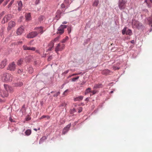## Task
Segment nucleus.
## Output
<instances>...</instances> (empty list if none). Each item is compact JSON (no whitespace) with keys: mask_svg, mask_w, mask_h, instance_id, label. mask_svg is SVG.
<instances>
[{"mask_svg":"<svg viewBox=\"0 0 152 152\" xmlns=\"http://www.w3.org/2000/svg\"><path fill=\"white\" fill-rule=\"evenodd\" d=\"M13 78L12 75L9 73H4L1 75V79L4 82H11L12 81Z\"/></svg>","mask_w":152,"mask_h":152,"instance_id":"f257e3e1","label":"nucleus"},{"mask_svg":"<svg viewBox=\"0 0 152 152\" xmlns=\"http://www.w3.org/2000/svg\"><path fill=\"white\" fill-rule=\"evenodd\" d=\"M127 1L125 0H119L118 3V6L120 10H124L126 7Z\"/></svg>","mask_w":152,"mask_h":152,"instance_id":"f03ea898","label":"nucleus"},{"mask_svg":"<svg viewBox=\"0 0 152 152\" xmlns=\"http://www.w3.org/2000/svg\"><path fill=\"white\" fill-rule=\"evenodd\" d=\"M65 48V45L61 43H59L57 45L55 49V51L58 54L59 51H62Z\"/></svg>","mask_w":152,"mask_h":152,"instance_id":"7ed1b4c3","label":"nucleus"},{"mask_svg":"<svg viewBox=\"0 0 152 152\" xmlns=\"http://www.w3.org/2000/svg\"><path fill=\"white\" fill-rule=\"evenodd\" d=\"M66 28V26L65 25H61L58 28L57 31V34H61L64 33V28Z\"/></svg>","mask_w":152,"mask_h":152,"instance_id":"20e7f679","label":"nucleus"},{"mask_svg":"<svg viewBox=\"0 0 152 152\" xmlns=\"http://www.w3.org/2000/svg\"><path fill=\"white\" fill-rule=\"evenodd\" d=\"M34 30L37 31L38 34H42L45 30L44 29V27L42 26L36 27L34 28Z\"/></svg>","mask_w":152,"mask_h":152,"instance_id":"39448f33","label":"nucleus"},{"mask_svg":"<svg viewBox=\"0 0 152 152\" xmlns=\"http://www.w3.org/2000/svg\"><path fill=\"white\" fill-rule=\"evenodd\" d=\"M12 17V15L10 14L6 15L3 19L1 23L2 24H4L6 22H7L8 20L11 19Z\"/></svg>","mask_w":152,"mask_h":152,"instance_id":"423d86ee","label":"nucleus"},{"mask_svg":"<svg viewBox=\"0 0 152 152\" xmlns=\"http://www.w3.org/2000/svg\"><path fill=\"white\" fill-rule=\"evenodd\" d=\"M37 35V31H33L28 34L26 36V37L28 38H32L36 37Z\"/></svg>","mask_w":152,"mask_h":152,"instance_id":"0eeeda50","label":"nucleus"},{"mask_svg":"<svg viewBox=\"0 0 152 152\" xmlns=\"http://www.w3.org/2000/svg\"><path fill=\"white\" fill-rule=\"evenodd\" d=\"M16 65L14 62L10 63L7 69L10 71H14L15 69Z\"/></svg>","mask_w":152,"mask_h":152,"instance_id":"6e6552de","label":"nucleus"},{"mask_svg":"<svg viewBox=\"0 0 152 152\" xmlns=\"http://www.w3.org/2000/svg\"><path fill=\"white\" fill-rule=\"evenodd\" d=\"M132 25L134 28H139L141 25L139 21L135 20H132Z\"/></svg>","mask_w":152,"mask_h":152,"instance_id":"1a4fd4ad","label":"nucleus"},{"mask_svg":"<svg viewBox=\"0 0 152 152\" xmlns=\"http://www.w3.org/2000/svg\"><path fill=\"white\" fill-rule=\"evenodd\" d=\"M16 25L15 23L13 21H10L8 23V26L7 27V30L9 31L12 28L14 27Z\"/></svg>","mask_w":152,"mask_h":152,"instance_id":"9d476101","label":"nucleus"},{"mask_svg":"<svg viewBox=\"0 0 152 152\" xmlns=\"http://www.w3.org/2000/svg\"><path fill=\"white\" fill-rule=\"evenodd\" d=\"M23 48L24 50H28L35 51L36 50V48L35 47H28L26 45H23Z\"/></svg>","mask_w":152,"mask_h":152,"instance_id":"9b49d317","label":"nucleus"},{"mask_svg":"<svg viewBox=\"0 0 152 152\" xmlns=\"http://www.w3.org/2000/svg\"><path fill=\"white\" fill-rule=\"evenodd\" d=\"M71 124H69L66 127L64 128L62 131V134H65L69 131V128L71 126Z\"/></svg>","mask_w":152,"mask_h":152,"instance_id":"f8f14e48","label":"nucleus"},{"mask_svg":"<svg viewBox=\"0 0 152 152\" xmlns=\"http://www.w3.org/2000/svg\"><path fill=\"white\" fill-rule=\"evenodd\" d=\"M24 31V28L23 26L18 28L16 31V33L18 35H20L23 33Z\"/></svg>","mask_w":152,"mask_h":152,"instance_id":"ddd939ff","label":"nucleus"},{"mask_svg":"<svg viewBox=\"0 0 152 152\" xmlns=\"http://www.w3.org/2000/svg\"><path fill=\"white\" fill-rule=\"evenodd\" d=\"M7 61L6 59H4L3 61L0 65V68H3L7 64Z\"/></svg>","mask_w":152,"mask_h":152,"instance_id":"4468645a","label":"nucleus"},{"mask_svg":"<svg viewBox=\"0 0 152 152\" xmlns=\"http://www.w3.org/2000/svg\"><path fill=\"white\" fill-rule=\"evenodd\" d=\"M102 73L103 75H110L111 73V72L108 69H106L103 70Z\"/></svg>","mask_w":152,"mask_h":152,"instance_id":"2eb2a0df","label":"nucleus"},{"mask_svg":"<svg viewBox=\"0 0 152 152\" xmlns=\"http://www.w3.org/2000/svg\"><path fill=\"white\" fill-rule=\"evenodd\" d=\"M54 43L53 41H51L49 44L48 45V48L47 51H49L51 50L52 49L53 47Z\"/></svg>","mask_w":152,"mask_h":152,"instance_id":"dca6fc26","label":"nucleus"},{"mask_svg":"<svg viewBox=\"0 0 152 152\" xmlns=\"http://www.w3.org/2000/svg\"><path fill=\"white\" fill-rule=\"evenodd\" d=\"M1 96L3 97H6L8 96V91H2L1 92Z\"/></svg>","mask_w":152,"mask_h":152,"instance_id":"f3484780","label":"nucleus"},{"mask_svg":"<svg viewBox=\"0 0 152 152\" xmlns=\"http://www.w3.org/2000/svg\"><path fill=\"white\" fill-rule=\"evenodd\" d=\"M18 10L20 11L21 10L22 7V3L21 1H19L18 2Z\"/></svg>","mask_w":152,"mask_h":152,"instance_id":"a211bd4d","label":"nucleus"},{"mask_svg":"<svg viewBox=\"0 0 152 152\" xmlns=\"http://www.w3.org/2000/svg\"><path fill=\"white\" fill-rule=\"evenodd\" d=\"M61 12L60 10H58L57 11L56 13V17L57 18V19L60 18L61 16Z\"/></svg>","mask_w":152,"mask_h":152,"instance_id":"6ab92c4d","label":"nucleus"},{"mask_svg":"<svg viewBox=\"0 0 152 152\" xmlns=\"http://www.w3.org/2000/svg\"><path fill=\"white\" fill-rule=\"evenodd\" d=\"M26 20H29L31 19V15L30 13H28L26 15H25Z\"/></svg>","mask_w":152,"mask_h":152,"instance_id":"aec40b11","label":"nucleus"},{"mask_svg":"<svg viewBox=\"0 0 152 152\" xmlns=\"http://www.w3.org/2000/svg\"><path fill=\"white\" fill-rule=\"evenodd\" d=\"M103 86L101 84H95L93 87L94 89L102 87Z\"/></svg>","mask_w":152,"mask_h":152,"instance_id":"412c9836","label":"nucleus"},{"mask_svg":"<svg viewBox=\"0 0 152 152\" xmlns=\"http://www.w3.org/2000/svg\"><path fill=\"white\" fill-rule=\"evenodd\" d=\"M4 87L5 90L7 91H9L11 90V88L10 87L7 85L4 84Z\"/></svg>","mask_w":152,"mask_h":152,"instance_id":"4be33fe9","label":"nucleus"},{"mask_svg":"<svg viewBox=\"0 0 152 152\" xmlns=\"http://www.w3.org/2000/svg\"><path fill=\"white\" fill-rule=\"evenodd\" d=\"M83 99V97L82 96H80L74 99V100L75 101H79Z\"/></svg>","mask_w":152,"mask_h":152,"instance_id":"5701e85b","label":"nucleus"},{"mask_svg":"<svg viewBox=\"0 0 152 152\" xmlns=\"http://www.w3.org/2000/svg\"><path fill=\"white\" fill-rule=\"evenodd\" d=\"M47 139V137L46 136H44L42 137L40 140L39 143V144L42 143L44 140H46Z\"/></svg>","mask_w":152,"mask_h":152,"instance_id":"b1692460","label":"nucleus"},{"mask_svg":"<svg viewBox=\"0 0 152 152\" xmlns=\"http://www.w3.org/2000/svg\"><path fill=\"white\" fill-rule=\"evenodd\" d=\"M31 129H28L25 132V133L26 135L28 136L31 133Z\"/></svg>","mask_w":152,"mask_h":152,"instance_id":"393cba45","label":"nucleus"},{"mask_svg":"<svg viewBox=\"0 0 152 152\" xmlns=\"http://www.w3.org/2000/svg\"><path fill=\"white\" fill-rule=\"evenodd\" d=\"M23 85V83L21 82L16 83L15 84V86L16 87H20Z\"/></svg>","mask_w":152,"mask_h":152,"instance_id":"a878e982","label":"nucleus"},{"mask_svg":"<svg viewBox=\"0 0 152 152\" xmlns=\"http://www.w3.org/2000/svg\"><path fill=\"white\" fill-rule=\"evenodd\" d=\"M23 62V59H20L17 62V64L18 65H21Z\"/></svg>","mask_w":152,"mask_h":152,"instance_id":"bb28decb","label":"nucleus"},{"mask_svg":"<svg viewBox=\"0 0 152 152\" xmlns=\"http://www.w3.org/2000/svg\"><path fill=\"white\" fill-rule=\"evenodd\" d=\"M99 0H95L93 4V6H97L99 4Z\"/></svg>","mask_w":152,"mask_h":152,"instance_id":"cd10ccee","label":"nucleus"},{"mask_svg":"<svg viewBox=\"0 0 152 152\" xmlns=\"http://www.w3.org/2000/svg\"><path fill=\"white\" fill-rule=\"evenodd\" d=\"M23 69H18L17 70V73L18 74H21L23 73Z\"/></svg>","mask_w":152,"mask_h":152,"instance_id":"c85d7f7f","label":"nucleus"},{"mask_svg":"<svg viewBox=\"0 0 152 152\" xmlns=\"http://www.w3.org/2000/svg\"><path fill=\"white\" fill-rule=\"evenodd\" d=\"M126 34L127 35H132V31L131 30L128 29L126 31Z\"/></svg>","mask_w":152,"mask_h":152,"instance_id":"c756f323","label":"nucleus"},{"mask_svg":"<svg viewBox=\"0 0 152 152\" xmlns=\"http://www.w3.org/2000/svg\"><path fill=\"white\" fill-rule=\"evenodd\" d=\"M91 89L89 88L86 89L85 92V94H88L89 92L91 93Z\"/></svg>","mask_w":152,"mask_h":152,"instance_id":"7c9ffc66","label":"nucleus"},{"mask_svg":"<svg viewBox=\"0 0 152 152\" xmlns=\"http://www.w3.org/2000/svg\"><path fill=\"white\" fill-rule=\"evenodd\" d=\"M44 18V17L43 16H40L39 17L38 20L39 21L41 22V21H42Z\"/></svg>","mask_w":152,"mask_h":152,"instance_id":"2f4dec72","label":"nucleus"},{"mask_svg":"<svg viewBox=\"0 0 152 152\" xmlns=\"http://www.w3.org/2000/svg\"><path fill=\"white\" fill-rule=\"evenodd\" d=\"M126 28H124L122 30V34H123L124 35L125 33H126Z\"/></svg>","mask_w":152,"mask_h":152,"instance_id":"473e14b6","label":"nucleus"},{"mask_svg":"<svg viewBox=\"0 0 152 152\" xmlns=\"http://www.w3.org/2000/svg\"><path fill=\"white\" fill-rule=\"evenodd\" d=\"M47 118L48 119H49L50 118V116H49L48 115H43L42 116L41 118H40V119H42L43 118Z\"/></svg>","mask_w":152,"mask_h":152,"instance_id":"72a5a7b5","label":"nucleus"},{"mask_svg":"<svg viewBox=\"0 0 152 152\" xmlns=\"http://www.w3.org/2000/svg\"><path fill=\"white\" fill-rule=\"evenodd\" d=\"M76 111V109L75 108H73V109L70 110V112L71 114H72Z\"/></svg>","mask_w":152,"mask_h":152,"instance_id":"f704fd0d","label":"nucleus"},{"mask_svg":"<svg viewBox=\"0 0 152 152\" xmlns=\"http://www.w3.org/2000/svg\"><path fill=\"white\" fill-rule=\"evenodd\" d=\"M79 77L77 76L75 77H74V78H73L72 79V80L73 82H75V81L76 80H77L78 79H79Z\"/></svg>","mask_w":152,"mask_h":152,"instance_id":"c9c22d12","label":"nucleus"},{"mask_svg":"<svg viewBox=\"0 0 152 152\" xmlns=\"http://www.w3.org/2000/svg\"><path fill=\"white\" fill-rule=\"evenodd\" d=\"M98 92V91L96 90H94L91 91V93H92V95H94L96 94V93Z\"/></svg>","mask_w":152,"mask_h":152,"instance_id":"e433bc0d","label":"nucleus"},{"mask_svg":"<svg viewBox=\"0 0 152 152\" xmlns=\"http://www.w3.org/2000/svg\"><path fill=\"white\" fill-rule=\"evenodd\" d=\"M60 93L59 91L57 92L56 94H54L53 95V96L55 97H56L60 94Z\"/></svg>","mask_w":152,"mask_h":152,"instance_id":"4c0bfd02","label":"nucleus"},{"mask_svg":"<svg viewBox=\"0 0 152 152\" xmlns=\"http://www.w3.org/2000/svg\"><path fill=\"white\" fill-rule=\"evenodd\" d=\"M70 0H65L64 2L66 4H69L70 3Z\"/></svg>","mask_w":152,"mask_h":152,"instance_id":"58836bf2","label":"nucleus"},{"mask_svg":"<svg viewBox=\"0 0 152 152\" xmlns=\"http://www.w3.org/2000/svg\"><path fill=\"white\" fill-rule=\"evenodd\" d=\"M59 37H57L55 38L54 39V40L53 41H53V42H56L57 41H58L59 39Z\"/></svg>","mask_w":152,"mask_h":152,"instance_id":"ea45409f","label":"nucleus"},{"mask_svg":"<svg viewBox=\"0 0 152 152\" xmlns=\"http://www.w3.org/2000/svg\"><path fill=\"white\" fill-rule=\"evenodd\" d=\"M10 1V0H6L4 3L3 4V6H5Z\"/></svg>","mask_w":152,"mask_h":152,"instance_id":"a19ab883","label":"nucleus"},{"mask_svg":"<svg viewBox=\"0 0 152 152\" xmlns=\"http://www.w3.org/2000/svg\"><path fill=\"white\" fill-rule=\"evenodd\" d=\"M40 2V0H36L35 1V3L36 5L38 4Z\"/></svg>","mask_w":152,"mask_h":152,"instance_id":"79ce46f5","label":"nucleus"},{"mask_svg":"<svg viewBox=\"0 0 152 152\" xmlns=\"http://www.w3.org/2000/svg\"><path fill=\"white\" fill-rule=\"evenodd\" d=\"M67 30L68 33H70L71 31V28L70 27H69L67 28Z\"/></svg>","mask_w":152,"mask_h":152,"instance_id":"37998d69","label":"nucleus"},{"mask_svg":"<svg viewBox=\"0 0 152 152\" xmlns=\"http://www.w3.org/2000/svg\"><path fill=\"white\" fill-rule=\"evenodd\" d=\"M61 7L62 8H64L66 7L64 3H62L61 5Z\"/></svg>","mask_w":152,"mask_h":152,"instance_id":"c03bdc74","label":"nucleus"},{"mask_svg":"<svg viewBox=\"0 0 152 152\" xmlns=\"http://www.w3.org/2000/svg\"><path fill=\"white\" fill-rule=\"evenodd\" d=\"M4 11L2 12L0 14V16L1 17L4 15Z\"/></svg>","mask_w":152,"mask_h":152,"instance_id":"a18cd8bd","label":"nucleus"},{"mask_svg":"<svg viewBox=\"0 0 152 152\" xmlns=\"http://www.w3.org/2000/svg\"><path fill=\"white\" fill-rule=\"evenodd\" d=\"M12 5V4L10 3L7 6V7L8 9H10L11 6Z\"/></svg>","mask_w":152,"mask_h":152,"instance_id":"49530a36","label":"nucleus"},{"mask_svg":"<svg viewBox=\"0 0 152 152\" xmlns=\"http://www.w3.org/2000/svg\"><path fill=\"white\" fill-rule=\"evenodd\" d=\"M82 108L81 107H80L79 108V109L78 112L79 113H80L82 111Z\"/></svg>","mask_w":152,"mask_h":152,"instance_id":"de8ad7c7","label":"nucleus"},{"mask_svg":"<svg viewBox=\"0 0 152 152\" xmlns=\"http://www.w3.org/2000/svg\"><path fill=\"white\" fill-rule=\"evenodd\" d=\"M145 2L146 3L148 7H150L149 5L147 2V0H145Z\"/></svg>","mask_w":152,"mask_h":152,"instance_id":"09e8293b","label":"nucleus"},{"mask_svg":"<svg viewBox=\"0 0 152 152\" xmlns=\"http://www.w3.org/2000/svg\"><path fill=\"white\" fill-rule=\"evenodd\" d=\"M66 41V39H63L61 41L62 43H64Z\"/></svg>","mask_w":152,"mask_h":152,"instance_id":"8fccbe9b","label":"nucleus"},{"mask_svg":"<svg viewBox=\"0 0 152 152\" xmlns=\"http://www.w3.org/2000/svg\"><path fill=\"white\" fill-rule=\"evenodd\" d=\"M31 119V118L29 117H27L26 118V120L27 121H29Z\"/></svg>","mask_w":152,"mask_h":152,"instance_id":"3c124183","label":"nucleus"},{"mask_svg":"<svg viewBox=\"0 0 152 152\" xmlns=\"http://www.w3.org/2000/svg\"><path fill=\"white\" fill-rule=\"evenodd\" d=\"M69 72V70H68L65 71L64 72V73L65 74H67Z\"/></svg>","mask_w":152,"mask_h":152,"instance_id":"603ef678","label":"nucleus"},{"mask_svg":"<svg viewBox=\"0 0 152 152\" xmlns=\"http://www.w3.org/2000/svg\"><path fill=\"white\" fill-rule=\"evenodd\" d=\"M14 2V0H12L10 2V4H12Z\"/></svg>","mask_w":152,"mask_h":152,"instance_id":"864d4df0","label":"nucleus"},{"mask_svg":"<svg viewBox=\"0 0 152 152\" xmlns=\"http://www.w3.org/2000/svg\"><path fill=\"white\" fill-rule=\"evenodd\" d=\"M119 69V68H116L115 67H113V69H114L115 70H116V69Z\"/></svg>","mask_w":152,"mask_h":152,"instance_id":"5fc2aeb1","label":"nucleus"},{"mask_svg":"<svg viewBox=\"0 0 152 152\" xmlns=\"http://www.w3.org/2000/svg\"><path fill=\"white\" fill-rule=\"evenodd\" d=\"M68 91V89L66 90V91H65L64 92V93H63V94H65V93L66 92H67Z\"/></svg>","mask_w":152,"mask_h":152,"instance_id":"6e6d98bb","label":"nucleus"},{"mask_svg":"<svg viewBox=\"0 0 152 152\" xmlns=\"http://www.w3.org/2000/svg\"><path fill=\"white\" fill-rule=\"evenodd\" d=\"M77 74L76 73L73 74L72 75V76L75 75H77Z\"/></svg>","mask_w":152,"mask_h":152,"instance_id":"4d7b16f0","label":"nucleus"},{"mask_svg":"<svg viewBox=\"0 0 152 152\" xmlns=\"http://www.w3.org/2000/svg\"><path fill=\"white\" fill-rule=\"evenodd\" d=\"M67 23V22L66 21H64L62 23L63 24H66Z\"/></svg>","mask_w":152,"mask_h":152,"instance_id":"13d9d810","label":"nucleus"},{"mask_svg":"<svg viewBox=\"0 0 152 152\" xmlns=\"http://www.w3.org/2000/svg\"><path fill=\"white\" fill-rule=\"evenodd\" d=\"M3 30H2V32H1V33H0V35L1 36H2L3 35L2 33L3 32Z\"/></svg>","mask_w":152,"mask_h":152,"instance_id":"bf43d9fd","label":"nucleus"},{"mask_svg":"<svg viewBox=\"0 0 152 152\" xmlns=\"http://www.w3.org/2000/svg\"><path fill=\"white\" fill-rule=\"evenodd\" d=\"M29 69H30L31 71V72H32V68L31 67L29 68Z\"/></svg>","mask_w":152,"mask_h":152,"instance_id":"052dcab7","label":"nucleus"},{"mask_svg":"<svg viewBox=\"0 0 152 152\" xmlns=\"http://www.w3.org/2000/svg\"><path fill=\"white\" fill-rule=\"evenodd\" d=\"M72 76V75H70L67 77V78H70V77H71Z\"/></svg>","mask_w":152,"mask_h":152,"instance_id":"680f3d73","label":"nucleus"},{"mask_svg":"<svg viewBox=\"0 0 152 152\" xmlns=\"http://www.w3.org/2000/svg\"><path fill=\"white\" fill-rule=\"evenodd\" d=\"M82 72H80V73H76L77 74V75H80L81 74Z\"/></svg>","mask_w":152,"mask_h":152,"instance_id":"e2e57ef3","label":"nucleus"},{"mask_svg":"<svg viewBox=\"0 0 152 152\" xmlns=\"http://www.w3.org/2000/svg\"><path fill=\"white\" fill-rule=\"evenodd\" d=\"M4 0H0V2L2 3L3 2V1Z\"/></svg>","mask_w":152,"mask_h":152,"instance_id":"0e129e2a","label":"nucleus"},{"mask_svg":"<svg viewBox=\"0 0 152 152\" xmlns=\"http://www.w3.org/2000/svg\"><path fill=\"white\" fill-rule=\"evenodd\" d=\"M10 120L11 121V122H12L13 121L12 119L11 118H10Z\"/></svg>","mask_w":152,"mask_h":152,"instance_id":"69168bd1","label":"nucleus"},{"mask_svg":"<svg viewBox=\"0 0 152 152\" xmlns=\"http://www.w3.org/2000/svg\"><path fill=\"white\" fill-rule=\"evenodd\" d=\"M65 39H66V40H67L68 39V37H66L65 38Z\"/></svg>","mask_w":152,"mask_h":152,"instance_id":"338daca9","label":"nucleus"},{"mask_svg":"<svg viewBox=\"0 0 152 152\" xmlns=\"http://www.w3.org/2000/svg\"><path fill=\"white\" fill-rule=\"evenodd\" d=\"M22 43V41H20V42H18V44L19 43Z\"/></svg>","mask_w":152,"mask_h":152,"instance_id":"774afa93","label":"nucleus"}]
</instances>
